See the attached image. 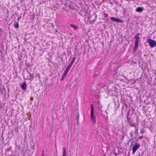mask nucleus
<instances>
[{"label":"nucleus","mask_w":156,"mask_h":156,"mask_svg":"<svg viewBox=\"0 0 156 156\" xmlns=\"http://www.w3.org/2000/svg\"><path fill=\"white\" fill-rule=\"evenodd\" d=\"M63 148V153L62 154V156H66V148L65 147H62Z\"/></svg>","instance_id":"9d476101"},{"label":"nucleus","mask_w":156,"mask_h":156,"mask_svg":"<svg viewBox=\"0 0 156 156\" xmlns=\"http://www.w3.org/2000/svg\"><path fill=\"white\" fill-rule=\"evenodd\" d=\"M76 59V57H73L72 60H71V62H72L73 63H74V62H75V60Z\"/></svg>","instance_id":"dca6fc26"},{"label":"nucleus","mask_w":156,"mask_h":156,"mask_svg":"<svg viewBox=\"0 0 156 156\" xmlns=\"http://www.w3.org/2000/svg\"><path fill=\"white\" fill-rule=\"evenodd\" d=\"M94 108L93 104L91 105V110H90V118L93 124L96 123V117L94 115Z\"/></svg>","instance_id":"f03ea898"},{"label":"nucleus","mask_w":156,"mask_h":156,"mask_svg":"<svg viewBox=\"0 0 156 156\" xmlns=\"http://www.w3.org/2000/svg\"><path fill=\"white\" fill-rule=\"evenodd\" d=\"M130 135H131V136H132V133H130Z\"/></svg>","instance_id":"cd10ccee"},{"label":"nucleus","mask_w":156,"mask_h":156,"mask_svg":"<svg viewBox=\"0 0 156 156\" xmlns=\"http://www.w3.org/2000/svg\"><path fill=\"white\" fill-rule=\"evenodd\" d=\"M44 154V152H43V154H42V156H43V154Z\"/></svg>","instance_id":"2f4dec72"},{"label":"nucleus","mask_w":156,"mask_h":156,"mask_svg":"<svg viewBox=\"0 0 156 156\" xmlns=\"http://www.w3.org/2000/svg\"><path fill=\"white\" fill-rule=\"evenodd\" d=\"M139 156H145L144 155V152H143L141 154L139 153L138 154Z\"/></svg>","instance_id":"2eb2a0df"},{"label":"nucleus","mask_w":156,"mask_h":156,"mask_svg":"<svg viewBox=\"0 0 156 156\" xmlns=\"http://www.w3.org/2000/svg\"><path fill=\"white\" fill-rule=\"evenodd\" d=\"M126 1H128V0H126Z\"/></svg>","instance_id":"f704fd0d"},{"label":"nucleus","mask_w":156,"mask_h":156,"mask_svg":"<svg viewBox=\"0 0 156 156\" xmlns=\"http://www.w3.org/2000/svg\"><path fill=\"white\" fill-rule=\"evenodd\" d=\"M13 26L16 28H18L19 27V25L18 22H15V23L13 24Z\"/></svg>","instance_id":"9b49d317"},{"label":"nucleus","mask_w":156,"mask_h":156,"mask_svg":"<svg viewBox=\"0 0 156 156\" xmlns=\"http://www.w3.org/2000/svg\"><path fill=\"white\" fill-rule=\"evenodd\" d=\"M136 131H137V129H136Z\"/></svg>","instance_id":"72a5a7b5"},{"label":"nucleus","mask_w":156,"mask_h":156,"mask_svg":"<svg viewBox=\"0 0 156 156\" xmlns=\"http://www.w3.org/2000/svg\"><path fill=\"white\" fill-rule=\"evenodd\" d=\"M70 69V67L67 66L65 71L68 73Z\"/></svg>","instance_id":"ddd939ff"},{"label":"nucleus","mask_w":156,"mask_h":156,"mask_svg":"<svg viewBox=\"0 0 156 156\" xmlns=\"http://www.w3.org/2000/svg\"><path fill=\"white\" fill-rule=\"evenodd\" d=\"M145 132V130L144 128H142L140 129V133L141 134H143L144 132Z\"/></svg>","instance_id":"f8f14e48"},{"label":"nucleus","mask_w":156,"mask_h":156,"mask_svg":"<svg viewBox=\"0 0 156 156\" xmlns=\"http://www.w3.org/2000/svg\"><path fill=\"white\" fill-rule=\"evenodd\" d=\"M147 42L149 44V45L151 48H153L156 46V41L151 39L148 38Z\"/></svg>","instance_id":"7ed1b4c3"},{"label":"nucleus","mask_w":156,"mask_h":156,"mask_svg":"<svg viewBox=\"0 0 156 156\" xmlns=\"http://www.w3.org/2000/svg\"><path fill=\"white\" fill-rule=\"evenodd\" d=\"M154 148H155V140L154 141Z\"/></svg>","instance_id":"5701e85b"},{"label":"nucleus","mask_w":156,"mask_h":156,"mask_svg":"<svg viewBox=\"0 0 156 156\" xmlns=\"http://www.w3.org/2000/svg\"><path fill=\"white\" fill-rule=\"evenodd\" d=\"M150 129L151 131V132H154V129H152V127H150Z\"/></svg>","instance_id":"a211bd4d"},{"label":"nucleus","mask_w":156,"mask_h":156,"mask_svg":"<svg viewBox=\"0 0 156 156\" xmlns=\"http://www.w3.org/2000/svg\"><path fill=\"white\" fill-rule=\"evenodd\" d=\"M143 137H144L143 136H140L139 138V139H141L142 138H143Z\"/></svg>","instance_id":"aec40b11"},{"label":"nucleus","mask_w":156,"mask_h":156,"mask_svg":"<svg viewBox=\"0 0 156 156\" xmlns=\"http://www.w3.org/2000/svg\"><path fill=\"white\" fill-rule=\"evenodd\" d=\"M109 3H110V4H111L112 5H113V3H112V2H109Z\"/></svg>","instance_id":"bb28decb"},{"label":"nucleus","mask_w":156,"mask_h":156,"mask_svg":"<svg viewBox=\"0 0 156 156\" xmlns=\"http://www.w3.org/2000/svg\"><path fill=\"white\" fill-rule=\"evenodd\" d=\"M116 11L117 12L118 11L117 9H116Z\"/></svg>","instance_id":"473e14b6"},{"label":"nucleus","mask_w":156,"mask_h":156,"mask_svg":"<svg viewBox=\"0 0 156 156\" xmlns=\"http://www.w3.org/2000/svg\"><path fill=\"white\" fill-rule=\"evenodd\" d=\"M140 34L139 33H137L136 34L134 35V38L135 39V44L134 48L133 49L134 52L136 51L138 47L139 36V35Z\"/></svg>","instance_id":"f257e3e1"},{"label":"nucleus","mask_w":156,"mask_h":156,"mask_svg":"<svg viewBox=\"0 0 156 156\" xmlns=\"http://www.w3.org/2000/svg\"><path fill=\"white\" fill-rule=\"evenodd\" d=\"M140 144L139 143H136L135 144L133 147L132 148V154H134L136 151L139 149L140 147Z\"/></svg>","instance_id":"20e7f679"},{"label":"nucleus","mask_w":156,"mask_h":156,"mask_svg":"<svg viewBox=\"0 0 156 156\" xmlns=\"http://www.w3.org/2000/svg\"><path fill=\"white\" fill-rule=\"evenodd\" d=\"M144 8L141 7H138L136 9V11L137 12H141L144 10Z\"/></svg>","instance_id":"6e6552de"},{"label":"nucleus","mask_w":156,"mask_h":156,"mask_svg":"<svg viewBox=\"0 0 156 156\" xmlns=\"http://www.w3.org/2000/svg\"><path fill=\"white\" fill-rule=\"evenodd\" d=\"M64 78L62 77V78H61L60 80L61 81H62V80H63L64 79Z\"/></svg>","instance_id":"393cba45"},{"label":"nucleus","mask_w":156,"mask_h":156,"mask_svg":"<svg viewBox=\"0 0 156 156\" xmlns=\"http://www.w3.org/2000/svg\"><path fill=\"white\" fill-rule=\"evenodd\" d=\"M29 76H27V80H32L34 77V74H31L30 73H29Z\"/></svg>","instance_id":"0eeeda50"},{"label":"nucleus","mask_w":156,"mask_h":156,"mask_svg":"<svg viewBox=\"0 0 156 156\" xmlns=\"http://www.w3.org/2000/svg\"><path fill=\"white\" fill-rule=\"evenodd\" d=\"M139 54H141V51L140 50L139 51Z\"/></svg>","instance_id":"c85d7f7f"},{"label":"nucleus","mask_w":156,"mask_h":156,"mask_svg":"<svg viewBox=\"0 0 156 156\" xmlns=\"http://www.w3.org/2000/svg\"><path fill=\"white\" fill-rule=\"evenodd\" d=\"M34 147H33L32 149H34Z\"/></svg>","instance_id":"7c9ffc66"},{"label":"nucleus","mask_w":156,"mask_h":156,"mask_svg":"<svg viewBox=\"0 0 156 156\" xmlns=\"http://www.w3.org/2000/svg\"><path fill=\"white\" fill-rule=\"evenodd\" d=\"M127 119L128 120H129V118L127 116Z\"/></svg>","instance_id":"c756f323"},{"label":"nucleus","mask_w":156,"mask_h":156,"mask_svg":"<svg viewBox=\"0 0 156 156\" xmlns=\"http://www.w3.org/2000/svg\"><path fill=\"white\" fill-rule=\"evenodd\" d=\"M21 87L24 91H25L27 89V85L25 82H24L20 84Z\"/></svg>","instance_id":"423d86ee"},{"label":"nucleus","mask_w":156,"mask_h":156,"mask_svg":"<svg viewBox=\"0 0 156 156\" xmlns=\"http://www.w3.org/2000/svg\"><path fill=\"white\" fill-rule=\"evenodd\" d=\"M66 76L65 75H64L63 74L62 75V77H64L65 78V77H66Z\"/></svg>","instance_id":"a878e982"},{"label":"nucleus","mask_w":156,"mask_h":156,"mask_svg":"<svg viewBox=\"0 0 156 156\" xmlns=\"http://www.w3.org/2000/svg\"><path fill=\"white\" fill-rule=\"evenodd\" d=\"M21 18V16H20L18 18V19H17L18 21H19L20 20V19Z\"/></svg>","instance_id":"412c9836"},{"label":"nucleus","mask_w":156,"mask_h":156,"mask_svg":"<svg viewBox=\"0 0 156 156\" xmlns=\"http://www.w3.org/2000/svg\"><path fill=\"white\" fill-rule=\"evenodd\" d=\"M68 73L67 72L65 71L63 74L66 76Z\"/></svg>","instance_id":"f3484780"},{"label":"nucleus","mask_w":156,"mask_h":156,"mask_svg":"<svg viewBox=\"0 0 156 156\" xmlns=\"http://www.w3.org/2000/svg\"><path fill=\"white\" fill-rule=\"evenodd\" d=\"M70 26L74 29L75 30H77L78 28V26L73 24H70Z\"/></svg>","instance_id":"1a4fd4ad"},{"label":"nucleus","mask_w":156,"mask_h":156,"mask_svg":"<svg viewBox=\"0 0 156 156\" xmlns=\"http://www.w3.org/2000/svg\"><path fill=\"white\" fill-rule=\"evenodd\" d=\"M73 64V63L72 62H70L69 63V64L67 66L71 68Z\"/></svg>","instance_id":"4468645a"},{"label":"nucleus","mask_w":156,"mask_h":156,"mask_svg":"<svg viewBox=\"0 0 156 156\" xmlns=\"http://www.w3.org/2000/svg\"><path fill=\"white\" fill-rule=\"evenodd\" d=\"M64 78L62 77V78H61L60 80L61 81H62V80H63L64 79Z\"/></svg>","instance_id":"b1692460"},{"label":"nucleus","mask_w":156,"mask_h":156,"mask_svg":"<svg viewBox=\"0 0 156 156\" xmlns=\"http://www.w3.org/2000/svg\"><path fill=\"white\" fill-rule=\"evenodd\" d=\"M111 21L118 23H121L122 22V20L119 19L115 18L114 17H111L110 18Z\"/></svg>","instance_id":"39448f33"},{"label":"nucleus","mask_w":156,"mask_h":156,"mask_svg":"<svg viewBox=\"0 0 156 156\" xmlns=\"http://www.w3.org/2000/svg\"><path fill=\"white\" fill-rule=\"evenodd\" d=\"M30 100L31 101H33V97H31L30 98Z\"/></svg>","instance_id":"4be33fe9"},{"label":"nucleus","mask_w":156,"mask_h":156,"mask_svg":"<svg viewBox=\"0 0 156 156\" xmlns=\"http://www.w3.org/2000/svg\"><path fill=\"white\" fill-rule=\"evenodd\" d=\"M130 125L131 126H135V124L134 123H130Z\"/></svg>","instance_id":"6ab92c4d"}]
</instances>
